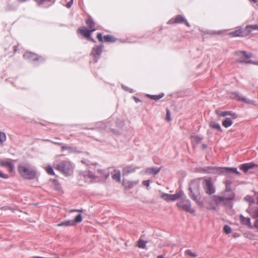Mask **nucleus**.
Masks as SVG:
<instances>
[{
    "label": "nucleus",
    "mask_w": 258,
    "mask_h": 258,
    "mask_svg": "<svg viewBox=\"0 0 258 258\" xmlns=\"http://www.w3.org/2000/svg\"><path fill=\"white\" fill-rule=\"evenodd\" d=\"M20 175L25 179H33L36 177V171L30 166L21 164L18 166Z\"/></svg>",
    "instance_id": "nucleus-1"
},
{
    "label": "nucleus",
    "mask_w": 258,
    "mask_h": 258,
    "mask_svg": "<svg viewBox=\"0 0 258 258\" xmlns=\"http://www.w3.org/2000/svg\"><path fill=\"white\" fill-rule=\"evenodd\" d=\"M189 189L190 190L189 197L190 198L195 201L198 205L203 206V203L200 201L201 196L199 182L197 180L192 181L190 184Z\"/></svg>",
    "instance_id": "nucleus-2"
},
{
    "label": "nucleus",
    "mask_w": 258,
    "mask_h": 258,
    "mask_svg": "<svg viewBox=\"0 0 258 258\" xmlns=\"http://www.w3.org/2000/svg\"><path fill=\"white\" fill-rule=\"evenodd\" d=\"M53 166L55 169L65 175H70L73 172V166L69 161H61L54 163Z\"/></svg>",
    "instance_id": "nucleus-3"
},
{
    "label": "nucleus",
    "mask_w": 258,
    "mask_h": 258,
    "mask_svg": "<svg viewBox=\"0 0 258 258\" xmlns=\"http://www.w3.org/2000/svg\"><path fill=\"white\" fill-rule=\"evenodd\" d=\"M202 186L205 192L208 195H212L216 192L214 184L210 177L203 178Z\"/></svg>",
    "instance_id": "nucleus-4"
},
{
    "label": "nucleus",
    "mask_w": 258,
    "mask_h": 258,
    "mask_svg": "<svg viewBox=\"0 0 258 258\" xmlns=\"http://www.w3.org/2000/svg\"><path fill=\"white\" fill-rule=\"evenodd\" d=\"M176 206L179 209L186 212L191 214L195 212V209L191 207V202L189 200L182 199L176 203Z\"/></svg>",
    "instance_id": "nucleus-5"
},
{
    "label": "nucleus",
    "mask_w": 258,
    "mask_h": 258,
    "mask_svg": "<svg viewBox=\"0 0 258 258\" xmlns=\"http://www.w3.org/2000/svg\"><path fill=\"white\" fill-rule=\"evenodd\" d=\"M234 197V193L233 191H230L229 196H226V193L223 196H215L213 197V200L217 205L225 204L226 201L232 200Z\"/></svg>",
    "instance_id": "nucleus-6"
},
{
    "label": "nucleus",
    "mask_w": 258,
    "mask_h": 258,
    "mask_svg": "<svg viewBox=\"0 0 258 258\" xmlns=\"http://www.w3.org/2000/svg\"><path fill=\"white\" fill-rule=\"evenodd\" d=\"M95 31V29H89L84 26H82L78 29L77 33L81 34L88 40L95 42V40L91 37V33Z\"/></svg>",
    "instance_id": "nucleus-7"
},
{
    "label": "nucleus",
    "mask_w": 258,
    "mask_h": 258,
    "mask_svg": "<svg viewBox=\"0 0 258 258\" xmlns=\"http://www.w3.org/2000/svg\"><path fill=\"white\" fill-rule=\"evenodd\" d=\"M82 221V217L81 214L78 215L74 220L63 221L57 225L58 227L74 226L77 223H80Z\"/></svg>",
    "instance_id": "nucleus-8"
},
{
    "label": "nucleus",
    "mask_w": 258,
    "mask_h": 258,
    "mask_svg": "<svg viewBox=\"0 0 258 258\" xmlns=\"http://www.w3.org/2000/svg\"><path fill=\"white\" fill-rule=\"evenodd\" d=\"M235 55L240 56L242 55V57L239 58L238 59V61L239 62H244L246 63H252L250 60H246V59L249 58L251 57L252 54L251 53L248 54L245 51H237L235 52Z\"/></svg>",
    "instance_id": "nucleus-9"
},
{
    "label": "nucleus",
    "mask_w": 258,
    "mask_h": 258,
    "mask_svg": "<svg viewBox=\"0 0 258 258\" xmlns=\"http://www.w3.org/2000/svg\"><path fill=\"white\" fill-rule=\"evenodd\" d=\"M230 97L232 99L238 100V101H241L242 102L247 103V104H253V102L252 100H247L246 98L240 96L237 92H232L230 94Z\"/></svg>",
    "instance_id": "nucleus-10"
},
{
    "label": "nucleus",
    "mask_w": 258,
    "mask_h": 258,
    "mask_svg": "<svg viewBox=\"0 0 258 258\" xmlns=\"http://www.w3.org/2000/svg\"><path fill=\"white\" fill-rule=\"evenodd\" d=\"M98 40L101 42H114L116 41V38L109 35L103 37L101 33H98Z\"/></svg>",
    "instance_id": "nucleus-11"
},
{
    "label": "nucleus",
    "mask_w": 258,
    "mask_h": 258,
    "mask_svg": "<svg viewBox=\"0 0 258 258\" xmlns=\"http://www.w3.org/2000/svg\"><path fill=\"white\" fill-rule=\"evenodd\" d=\"M109 176L108 169L98 170V178L100 181H104Z\"/></svg>",
    "instance_id": "nucleus-12"
},
{
    "label": "nucleus",
    "mask_w": 258,
    "mask_h": 258,
    "mask_svg": "<svg viewBox=\"0 0 258 258\" xmlns=\"http://www.w3.org/2000/svg\"><path fill=\"white\" fill-rule=\"evenodd\" d=\"M23 56L25 59L30 61L38 60L40 59H42L41 57L38 56L36 54L30 52H26Z\"/></svg>",
    "instance_id": "nucleus-13"
},
{
    "label": "nucleus",
    "mask_w": 258,
    "mask_h": 258,
    "mask_svg": "<svg viewBox=\"0 0 258 258\" xmlns=\"http://www.w3.org/2000/svg\"><path fill=\"white\" fill-rule=\"evenodd\" d=\"M215 113L219 117H225L227 116H231L232 119H235L237 117V115L235 113H233L231 111H221L219 110H216Z\"/></svg>",
    "instance_id": "nucleus-14"
},
{
    "label": "nucleus",
    "mask_w": 258,
    "mask_h": 258,
    "mask_svg": "<svg viewBox=\"0 0 258 258\" xmlns=\"http://www.w3.org/2000/svg\"><path fill=\"white\" fill-rule=\"evenodd\" d=\"M0 166L6 167L8 171L10 173H12L14 169V164L8 160L0 161Z\"/></svg>",
    "instance_id": "nucleus-15"
},
{
    "label": "nucleus",
    "mask_w": 258,
    "mask_h": 258,
    "mask_svg": "<svg viewBox=\"0 0 258 258\" xmlns=\"http://www.w3.org/2000/svg\"><path fill=\"white\" fill-rule=\"evenodd\" d=\"M139 180L129 181L127 180H123L122 185L125 189H130L139 183Z\"/></svg>",
    "instance_id": "nucleus-16"
},
{
    "label": "nucleus",
    "mask_w": 258,
    "mask_h": 258,
    "mask_svg": "<svg viewBox=\"0 0 258 258\" xmlns=\"http://www.w3.org/2000/svg\"><path fill=\"white\" fill-rule=\"evenodd\" d=\"M255 167H257L258 165L257 164L251 162L241 164L239 166V168L240 169L243 171L244 172L246 173L248 171V170L252 169Z\"/></svg>",
    "instance_id": "nucleus-17"
},
{
    "label": "nucleus",
    "mask_w": 258,
    "mask_h": 258,
    "mask_svg": "<svg viewBox=\"0 0 258 258\" xmlns=\"http://www.w3.org/2000/svg\"><path fill=\"white\" fill-rule=\"evenodd\" d=\"M161 170V168L157 167H151L147 168L145 171V174L147 175L157 174Z\"/></svg>",
    "instance_id": "nucleus-18"
},
{
    "label": "nucleus",
    "mask_w": 258,
    "mask_h": 258,
    "mask_svg": "<svg viewBox=\"0 0 258 258\" xmlns=\"http://www.w3.org/2000/svg\"><path fill=\"white\" fill-rule=\"evenodd\" d=\"M185 22L187 26H189V25L188 23L185 21V20L184 18L180 15H178L176 16V17L173 19H172L170 20L168 22L170 24H174V23H181Z\"/></svg>",
    "instance_id": "nucleus-19"
},
{
    "label": "nucleus",
    "mask_w": 258,
    "mask_h": 258,
    "mask_svg": "<svg viewBox=\"0 0 258 258\" xmlns=\"http://www.w3.org/2000/svg\"><path fill=\"white\" fill-rule=\"evenodd\" d=\"M136 168L133 165H128L124 167L122 169V175H127L131 173H134L136 171Z\"/></svg>",
    "instance_id": "nucleus-20"
},
{
    "label": "nucleus",
    "mask_w": 258,
    "mask_h": 258,
    "mask_svg": "<svg viewBox=\"0 0 258 258\" xmlns=\"http://www.w3.org/2000/svg\"><path fill=\"white\" fill-rule=\"evenodd\" d=\"M228 35L231 37H244L248 34H244L241 29H237L234 31L230 32Z\"/></svg>",
    "instance_id": "nucleus-21"
},
{
    "label": "nucleus",
    "mask_w": 258,
    "mask_h": 258,
    "mask_svg": "<svg viewBox=\"0 0 258 258\" xmlns=\"http://www.w3.org/2000/svg\"><path fill=\"white\" fill-rule=\"evenodd\" d=\"M111 175L112 178L114 180L118 182H121V173L120 170L118 169H114L113 172L111 173Z\"/></svg>",
    "instance_id": "nucleus-22"
},
{
    "label": "nucleus",
    "mask_w": 258,
    "mask_h": 258,
    "mask_svg": "<svg viewBox=\"0 0 258 258\" xmlns=\"http://www.w3.org/2000/svg\"><path fill=\"white\" fill-rule=\"evenodd\" d=\"M239 217L241 222L242 223V224L247 225L250 228L252 227L250 222V219L249 218L244 217L242 215H240Z\"/></svg>",
    "instance_id": "nucleus-23"
},
{
    "label": "nucleus",
    "mask_w": 258,
    "mask_h": 258,
    "mask_svg": "<svg viewBox=\"0 0 258 258\" xmlns=\"http://www.w3.org/2000/svg\"><path fill=\"white\" fill-rule=\"evenodd\" d=\"M233 123L232 118L230 117H226L225 120L222 122V125L225 127H228L230 126Z\"/></svg>",
    "instance_id": "nucleus-24"
},
{
    "label": "nucleus",
    "mask_w": 258,
    "mask_h": 258,
    "mask_svg": "<svg viewBox=\"0 0 258 258\" xmlns=\"http://www.w3.org/2000/svg\"><path fill=\"white\" fill-rule=\"evenodd\" d=\"M86 25L89 29H95V23L91 18H88L86 21Z\"/></svg>",
    "instance_id": "nucleus-25"
},
{
    "label": "nucleus",
    "mask_w": 258,
    "mask_h": 258,
    "mask_svg": "<svg viewBox=\"0 0 258 258\" xmlns=\"http://www.w3.org/2000/svg\"><path fill=\"white\" fill-rule=\"evenodd\" d=\"M183 195V192L181 191H179L178 192H176L174 195H171V197H172L171 201H175L180 199V198H181V197Z\"/></svg>",
    "instance_id": "nucleus-26"
},
{
    "label": "nucleus",
    "mask_w": 258,
    "mask_h": 258,
    "mask_svg": "<svg viewBox=\"0 0 258 258\" xmlns=\"http://www.w3.org/2000/svg\"><path fill=\"white\" fill-rule=\"evenodd\" d=\"M191 142L194 144L200 143L202 140L203 138L198 136H193L191 137Z\"/></svg>",
    "instance_id": "nucleus-27"
},
{
    "label": "nucleus",
    "mask_w": 258,
    "mask_h": 258,
    "mask_svg": "<svg viewBox=\"0 0 258 258\" xmlns=\"http://www.w3.org/2000/svg\"><path fill=\"white\" fill-rule=\"evenodd\" d=\"M211 128L217 129L218 131H222L221 126L218 123L215 121H211L209 124Z\"/></svg>",
    "instance_id": "nucleus-28"
},
{
    "label": "nucleus",
    "mask_w": 258,
    "mask_h": 258,
    "mask_svg": "<svg viewBox=\"0 0 258 258\" xmlns=\"http://www.w3.org/2000/svg\"><path fill=\"white\" fill-rule=\"evenodd\" d=\"M245 30L247 31V34L250 33L252 30H258V25H249L245 27Z\"/></svg>",
    "instance_id": "nucleus-29"
},
{
    "label": "nucleus",
    "mask_w": 258,
    "mask_h": 258,
    "mask_svg": "<svg viewBox=\"0 0 258 258\" xmlns=\"http://www.w3.org/2000/svg\"><path fill=\"white\" fill-rule=\"evenodd\" d=\"M44 169L48 174L51 175H55L53 169L51 165H48L46 166Z\"/></svg>",
    "instance_id": "nucleus-30"
},
{
    "label": "nucleus",
    "mask_w": 258,
    "mask_h": 258,
    "mask_svg": "<svg viewBox=\"0 0 258 258\" xmlns=\"http://www.w3.org/2000/svg\"><path fill=\"white\" fill-rule=\"evenodd\" d=\"M161 198L167 202H170L172 199L171 195L165 193L161 195Z\"/></svg>",
    "instance_id": "nucleus-31"
},
{
    "label": "nucleus",
    "mask_w": 258,
    "mask_h": 258,
    "mask_svg": "<svg viewBox=\"0 0 258 258\" xmlns=\"http://www.w3.org/2000/svg\"><path fill=\"white\" fill-rule=\"evenodd\" d=\"M224 183L226 186V192H229L232 191L230 189V185L231 184V181L230 180H226L224 181Z\"/></svg>",
    "instance_id": "nucleus-32"
},
{
    "label": "nucleus",
    "mask_w": 258,
    "mask_h": 258,
    "mask_svg": "<svg viewBox=\"0 0 258 258\" xmlns=\"http://www.w3.org/2000/svg\"><path fill=\"white\" fill-rule=\"evenodd\" d=\"M244 200L249 203L250 205H252L254 203L255 201L254 199L250 196L247 195L244 198Z\"/></svg>",
    "instance_id": "nucleus-33"
},
{
    "label": "nucleus",
    "mask_w": 258,
    "mask_h": 258,
    "mask_svg": "<svg viewBox=\"0 0 258 258\" xmlns=\"http://www.w3.org/2000/svg\"><path fill=\"white\" fill-rule=\"evenodd\" d=\"M225 170L228 171L227 172H226V173H228L229 171H231V172L235 173L238 175H239L240 174V172L237 171V168H235V167H234V168H228V167L225 168Z\"/></svg>",
    "instance_id": "nucleus-34"
},
{
    "label": "nucleus",
    "mask_w": 258,
    "mask_h": 258,
    "mask_svg": "<svg viewBox=\"0 0 258 258\" xmlns=\"http://www.w3.org/2000/svg\"><path fill=\"white\" fill-rule=\"evenodd\" d=\"M147 241L140 239L138 242V246L140 248H144L146 247Z\"/></svg>",
    "instance_id": "nucleus-35"
},
{
    "label": "nucleus",
    "mask_w": 258,
    "mask_h": 258,
    "mask_svg": "<svg viewBox=\"0 0 258 258\" xmlns=\"http://www.w3.org/2000/svg\"><path fill=\"white\" fill-rule=\"evenodd\" d=\"M6 134L0 131V143L3 144L6 140Z\"/></svg>",
    "instance_id": "nucleus-36"
},
{
    "label": "nucleus",
    "mask_w": 258,
    "mask_h": 258,
    "mask_svg": "<svg viewBox=\"0 0 258 258\" xmlns=\"http://www.w3.org/2000/svg\"><path fill=\"white\" fill-rule=\"evenodd\" d=\"M90 55L93 57L94 60L95 62H96V55H97V48H95V47L93 48Z\"/></svg>",
    "instance_id": "nucleus-37"
},
{
    "label": "nucleus",
    "mask_w": 258,
    "mask_h": 258,
    "mask_svg": "<svg viewBox=\"0 0 258 258\" xmlns=\"http://www.w3.org/2000/svg\"><path fill=\"white\" fill-rule=\"evenodd\" d=\"M38 5H43L50 2V0H35Z\"/></svg>",
    "instance_id": "nucleus-38"
},
{
    "label": "nucleus",
    "mask_w": 258,
    "mask_h": 258,
    "mask_svg": "<svg viewBox=\"0 0 258 258\" xmlns=\"http://www.w3.org/2000/svg\"><path fill=\"white\" fill-rule=\"evenodd\" d=\"M185 253L186 254L189 255L192 257H195L197 256V254L195 252L191 251V250H190L189 249L186 250L185 251Z\"/></svg>",
    "instance_id": "nucleus-39"
},
{
    "label": "nucleus",
    "mask_w": 258,
    "mask_h": 258,
    "mask_svg": "<svg viewBox=\"0 0 258 258\" xmlns=\"http://www.w3.org/2000/svg\"><path fill=\"white\" fill-rule=\"evenodd\" d=\"M224 232L226 234H229L231 232V228L228 225H225L223 228Z\"/></svg>",
    "instance_id": "nucleus-40"
},
{
    "label": "nucleus",
    "mask_w": 258,
    "mask_h": 258,
    "mask_svg": "<svg viewBox=\"0 0 258 258\" xmlns=\"http://www.w3.org/2000/svg\"><path fill=\"white\" fill-rule=\"evenodd\" d=\"M163 94H160V95H151L150 96V98L152 99H154V100H158L159 99H160V98H161L162 97H163Z\"/></svg>",
    "instance_id": "nucleus-41"
},
{
    "label": "nucleus",
    "mask_w": 258,
    "mask_h": 258,
    "mask_svg": "<svg viewBox=\"0 0 258 258\" xmlns=\"http://www.w3.org/2000/svg\"><path fill=\"white\" fill-rule=\"evenodd\" d=\"M166 119L167 121H170L171 120V113L168 109H166Z\"/></svg>",
    "instance_id": "nucleus-42"
},
{
    "label": "nucleus",
    "mask_w": 258,
    "mask_h": 258,
    "mask_svg": "<svg viewBox=\"0 0 258 258\" xmlns=\"http://www.w3.org/2000/svg\"><path fill=\"white\" fill-rule=\"evenodd\" d=\"M224 32H225L224 30H220V31H213V32H210V34L211 35H221V34H223Z\"/></svg>",
    "instance_id": "nucleus-43"
},
{
    "label": "nucleus",
    "mask_w": 258,
    "mask_h": 258,
    "mask_svg": "<svg viewBox=\"0 0 258 258\" xmlns=\"http://www.w3.org/2000/svg\"><path fill=\"white\" fill-rule=\"evenodd\" d=\"M206 171L209 173H212L215 172V169L213 167H208Z\"/></svg>",
    "instance_id": "nucleus-44"
},
{
    "label": "nucleus",
    "mask_w": 258,
    "mask_h": 258,
    "mask_svg": "<svg viewBox=\"0 0 258 258\" xmlns=\"http://www.w3.org/2000/svg\"><path fill=\"white\" fill-rule=\"evenodd\" d=\"M142 184L143 185L148 187L150 184V181L149 180H144L143 181Z\"/></svg>",
    "instance_id": "nucleus-45"
},
{
    "label": "nucleus",
    "mask_w": 258,
    "mask_h": 258,
    "mask_svg": "<svg viewBox=\"0 0 258 258\" xmlns=\"http://www.w3.org/2000/svg\"><path fill=\"white\" fill-rule=\"evenodd\" d=\"M252 217L255 219L258 218V209L253 212Z\"/></svg>",
    "instance_id": "nucleus-46"
},
{
    "label": "nucleus",
    "mask_w": 258,
    "mask_h": 258,
    "mask_svg": "<svg viewBox=\"0 0 258 258\" xmlns=\"http://www.w3.org/2000/svg\"><path fill=\"white\" fill-rule=\"evenodd\" d=\"M0 177L4 179H7L9 177L8 175L5 174H4L1 170H0Z\"/></svg>",
    "instance_id": "nucleus-47"
},
{
    "label": "nucleus",
    "mask_w": 258,
    "mask_h": 258,
    "mask_svg": "<svg viewBox=\"0 0 258 258\" xmlns=\"http://www.w3.org/2000/svg\"><path fill=\"white\" fill-rule=\"evenodd\" d=\"M253 226L258 230V219L255 221Z\"/></svg>",
    "instance_id": "nucleus-48"
},
{
    "label": "nucleus",
    "mask_w": 258,
    "mask_h": 258,
    "mask_svg": "<svg viewBox=\"0 0 258 258\" xmlns=\"http://www.w3.org/2000/svg\"><path fill=\"white\" fill-rule=\"evenodd\" d=\"M82 211V210L73 209V210H71L69 211V212L70 213L74 212H81Z\"/></svg>",
    "instance_id": "nucleus-49"
},
{
    "label": "nucleus",
    "mask_w": 258,
    "mask_h": 258,
    "mask_svg": "<svg viewBox=\"0 0 258 258\" xmlns=\"http://www.w3.org/2000/svg\"><path fill=\"white\" fill-rule=\"evenodd\" d=\"M61 148H62V150H66V149H69L70 148H69V147H67V146H62V147H61Z\"/></svg>",
    "instance_id": "nucleus-50"
},
{
    "label": "nucleus",
    "mask_w": 258,
    "mask_h": 258,
    "mask_svg": "<svg viewBox=\"0 0 258 258\" xmlns=\"http://www.w3.org/2000/svg\"><path fill=\"white\" fill-rule=\"evenodd\" d=\"M97 51H98V55L99 54V52H101L102 51V49H101V48L100 46H98V49H97Z\"/></svg>",
    "instance_id": "nucleus-51"
},
{
    "label": "nucleus",
    "mask_w": 258,
    "mask_h": 258,
    "mask_svg": "<svg viewBox=\"0 0 258 258\" xmlns=\"http://www.w3.org/2000/svg\"><path fill=\"white\" fill-rule=\"evenodd\" d=\"M202 146L203 149H206L207 148V145L206 144H203Z\"/></svg>",
    "instance_id": "nucleus-52"
},
{
    "label": "nucleus",
    "mask_w": 258,
    "mask_h": 258,
    "mask_svg": "<svg viewBox=\"0 0 258 258\" xmlns=\"http://www.w3.org/2000/svg\"><path fill=\"white\" fill-rule=\"evenodd\" d=\"M226 193V196H229V192H226V190H225L224 192V195Z\"/></svg>",
    "instance_id": "nucleus-53"
},
{
    "label": "nucleus",
    "mask_w": 258,
    "mask_h": 258,
    "mask_svg": "<svg viewBox=\"0 0 258 258\" xmlns=\"http://www.w3.org/2000/svg\"><path fill=\"white\" fill-rule=\"evenodd\" d=\"M20 3H24L26 2L27 0H18Z\"/></svg>",
    "instance_id": "nucleus-54"
},
{
    "label": "nucleus",
    "mask_w": 258,
    "mask_h": 258,
    "mask_svg": "<svg viewBox=\"0 0 258 258\" xmlns=\"http://www.w3.org/2000/svg\"><path fill=\"white\" fill-rule=\"evenodd\" d=\"M52 181H53L54 183H57V182H58V181H57V180L56 179H53V180H52Z\"/></svg>",
    "instance_id": "nucleus-55"
},
{
    "label": "nucleus",
    "mask_w": 258,
    "mask_h": 258,
    "mask_svg": "<svg viewBox=\"0 0 258 258\" xmlns=\"http://www.w3.org/2000/svg\"><path fill=\"white\" fill-rule=\"evenodd\" d=\"M31 258H44V257H40V256H33Z\"/></svg>",
    "instance_id": "nucleus-56"
},
{
    "label": "nucleus",
    "mask_w": 258,
    "mask_h": 258,
    "mask_svg": "<svg viewBox=\"0 0 258 258\" xmlns=\"http://www.w3.org/2000/svg\"><path fill=\"white\" fill-rule=\"evenodd\" d=\"M44 258H59V257L56 255L55 256L52 257H44Z\"/></svg>",
    "instance_id": "nucleus-57"
},
{
    "label": "nucleus",
    "mask_w": 258,
    "mask_h": 258,
    "mask_svg": "<svg viewBox=\"0 0 258 258\" xmlns=\"http://www.w3.org/2000/svg\"><path fill=\"white\" fill-rule=\"evenodd\" d=\"M122 87L124 88V90H127L128 88L124 87V86H122Z\"/></svg>",
    "instance_id": "nucleus-58"
},
{
    "label": "nucleus",
    "mask_w": 258,
    "mask_h": 258,
    "mask_svg": "<svg viewBox=\"0 0 258 258\" xmlns=\"http://www.w3.org/2000/svg\"><path fill=\"white\" fill-rule=\"evenodd\" d=\"M256 203L258 204V197L256 198Z\"/></svg>",
    "instance_id": "nucleus-59"
},
{
    "label": "nucleus",
    "mask_w": 258,
    "mask_h": 258,
    "mask_svg": "<svg viewBox=\"0 0 258 258\" xmlns=\"http://www.w3.org/2000/svg\"><path fill=\"white\" fill-rule=\"evenodd\" d=\"M70 6V4H69H69H68V7H69Z\"/></svg>",
    "instance_id": "nucleus-60"
},
{
    "label": "nucleus",
    "mask_w": 258,
    "mask_h": 258,
    "mask_svg": "<svg viewBox=\"0 0 258 258\" xmlns=\"http://www.w3.org/2000/svg\"><path fill=\"white\" fill-rule=\"evenodd\" d=\"M212 209H214V210H215L216 209V207H213Z\"/></svg>",
    "instance_id": "nucleus-61"
},
{
    "label": "nucleus",
    "mask_w": 258,
    "mask_h": 258,
    "mask_svg": "<svg viewBox=\"0 0 258 258\" xmlns=\"http://www.w3.org/2000/svg\"><path fill=\"white\" fill-rule=\"evenodd\" d=\"M138 101V99H136V101L137 102Z\"/></svg>",
    "instance_id": "nucleus-62"
}]
</instances>
